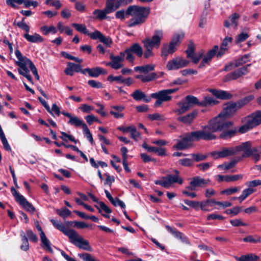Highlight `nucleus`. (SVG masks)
Masks as SVG:
<instances>
[{
	"label": "nucleus",
	"mask_w": 261,
	"mask_h": 261,
	"mask_svg": "<svg viewBox=\"0 0 261 261\" xmlns=\"http://www.w3.org/2000/svg\"><path fill=\"white\" fill-rule=\"evenodd\" d=\"M50 222L57 229L60 230L68 237L70 242L72 244L84 250L92 251V248L90 245L89 242L87 240H84L75 230L66 228L61 222L56 221L53 219L50 220Z\"/></svg>",
	"instance_id": "1"
},
{
	"label": "nucleus",
	"mask_w": 261,
	"mask_h": 261,
	"mask_svg": "<svg viewBox=\"0 0 261 261\" xmlns=\"http://www.w3.org/2000/svg\"><path fill=\"white\" fill-rule=\"evenodd\" d=\"M15 54L18 59V61H16L15 63L19 67L17 68L19 74L26 77L30 82L33 84V79L30 72L31 70L34 76L38 74L35 65L30 59L23 56L18 49L15 50Z\"/></svg>",
	"instance_id": "2"
},
{
	"label": "nucleus",
	"mask_w": 261,
	"mask_h": 261,
	"mask_svg": "<svg viewBox=\"0 0 261 261\" xmlns=\"http://www.w3.org/2000/svg\"><path fill=\"white\" fill-rule=\"evenodd\" d=\"M232 125V121L226 120L224 117L222 116V114H219L217 116L210 120L208 124L203 126V129L199 130V132H204V133L211 134L214 138L206 140H213L217 138L214 133L221 132L225 128H229Z\"/></svg>",
	"instance_id": "3"
},
{
	"label": "nucleus",
	"mask_w": 261,
	"mask_h": 261,
	"mask_svg": "<svg viewBox=\"0 0 261 261\" xmlns=\"http://www.w3.org/2000/svg\"><path fill=\"white\" fill-rule=\"evenodd\" d=\"M150 13L149 7L132 5L126 9V15L131 16L128 26L133 27L144 23Z\"/></svg>",
	"instance_id": "4"
},
{
	"label": "nucleus",
	"mask_w": 261,
	"mask_h": 261,
	"mask_svg": "<svg viewBox=\"0 0 261 261\" xmlns=\"http://www.w3.org/2000/svg\"><path fill=\"white\" fill-rule=\"evenodd\" d=\"M213 136L204 132L194 131L186 135L181 139L177 140V143L173 146V148L178 150H185L191 146L192 141L211 139L214 138Z\"/></svg>",
	"instance_id": "5"
},
{
	"label": "nucleus",
	"mask_w": 261,
	"mask_h": 261,
	"mask_svg": "<svg viewBox=\"0 0 261 261\" xmlns=\"http://www.w3.org/2000/svg\"><path fill=\"white\" fill-rule=\"evenodd\" d=\"M163 38V32L162 30H156L154 31L151 38H146L142 41L145 50L144 53V58L148 59L154 56L152 52L153 48H159L161 40Z\"/></svg>",
	"instance_id": "6"
},
{
	"label": "nucleus",
	"mask_w": 261,
	"mask_h": 261,
	"mask_svg": "<svg viewBox=\"0 0 261 261\" xmlns=\"http://www.w3.org/2000/svg\"><path fill=\"white\" fill-rule=\"evenodd\" d=\"M242 122H244V124L237 130L240 134L245 133L261 124V112H254L245 117Z\"/></svg>",
	"instance_id": "7"
},
{
	"label": "nucleus",
	"mask_w": 261,
	"mask_h": 261,
	"mask_svg": "<svg viewBox=\"0 0 261 261\" xmlns=\"http://www.w3.org/2000/svg\"><path fill=\"white\" fill-rule=\"evenodd\" d=\"M253 97L252 96H247L243 99L238 101L237 102H230L226 105L223 108V111L220 114H222L223 117L226 119V117H230L239 109L247 104L251 101Z\"/></svg>",
	"instance_id": "8"
},
{
	"label": "nucleus",
	"mask_w": 261,
	"mask_h": 261,
	"mask_svg": "<svg viewBox=\"0 0 261 261\" xmlns=\"http://www.w3.org/2000/svg\"><path fill=\"white\" fill-rule=\"evenodd\" d=\"M252 145L250 141H246L241 144V151H243L242 158L252 156L256 162L258 161L260 155L258 153L257 146L252 147Z\"/></svg>",
	"instance_id": "9"
},
{
	"label": "nucleus",
	"mask_w": 261,
	"mask_h": 261,
	"mask_svg": "<svg viewBox=\"0 0 261 261\" xmlns=\"http://www.w3.org/2000/svg\"><path fill=\"white\" fill-rule=\"evenodd\" d=\"M198 99L197 97L192 95H188L184 100L178 103L180 108L176 109L175 112L178 115H181L191 109L194 105H198Z\"/></svg>",
	"instance_id": "10"
},
{
	"label": "nucleus",
	"mask_w": 261,
	"mask_h": 261,
	"mask_svg": "<svg viewBox=\"0 0 261 261\" xmlns=\"http://www.w3.org/2000/svg\"><path fill=\"white\" fill-rule=\"evenodd\" d=\"M11 191L16 201L26 211L33 213L36 211L35 207L23 195L19 194L14 187L11 188Z\"/></svg>",
	"instance_id": "11"
},
{
	"label": "nucleus",
	"mask_w": 261,
	"mask_h": 261,
	"mask_svg": "<svg viewBox=\"0 0 261 261\" xmlns=\"http://www.w3.org/2000/svg\"><path fill=\"white\" fill-rule=\"evenodd\" d=\"M183 180L177 175L169 174L166 176L162 177L160 180H156L154 183L156 185H160L164 188H168L170 187L172 184L174 183H178L182 184Z\"/></svg>",
	"instance_id": "12"
},
{
	"label": "nucleus",
	"mask_w": 261,
	"mask_h": 261,
	"mask_svg": "<svg viewBox=\"0 0 261 261\" xmlns=\"http://www.w3.org/2000/svg\"><path fill=\"white\" fill-rule=\"evenodd\" d=\"M123 52L126 55V60L131 63H133L135 60L133 53L138 57H141L143 54L142 47L137 43H134Z\"/></svg>",
	"instance_id": "13"
},
{
	"label": "nucleus",
	"mask_w": 261,
	"mask_h": 261,
	"mask_svg": "<svg viewBox=\"0 0 261 261\" xmlns=\"http://www.w3.org/2000/svg\"><path fill=\"white\" fill-rule=\"evenodd\" d=\"M116 11L113 6V1L106 0V7L103 10L96 9L93 12V14L96 15V18L103 20L107 18V14L112 13Z\"/></svg>",
	"instance_id": "14"
},
{
	"label": "nucleus",
	"mask_w": 261,
	"mask_h": 261,
	"mask_svg": "<svg viewBox=\"0 0 261 261\" xmlns=\"http://www.w3.org/2000/svg\"><path fill=\"white\" fill-rule=\"evenodd\" d=\"M251 64H248L246 66H244L233 72L227 74L223 77V81L224 82H228L230 81L236 80L243 75L247 74L248 71L247 69L251 66Z\"/></svg>",
	"instance_id": "15"
},
{
	"label": "nucleus",
	"mask_w": 261,
	"mask_h": 261,
	"mask_svg": "<svg viewBox=\"0 0 261 261\" xmlns=\"http://www.w3.org/2000/svg\"><path fill=\"white\" fill-rule=\"evenodd\" d=\"M189 63V61L178 57L169 61L167 64L166 68L168 70H176L187 66Z\"/></svg>",
	"instance_id": "16"
},
{
	"label": "nucleus",
	"mask_w": 261,
	"mask_h": 261,
	"mask_svg": "<svg viewBox=\"0 0 261 261\" xmlns=\"http://www.w3.org/2000/svg\"><path fill=\"white\" fill-rule=\"evenodd\" d=\"M125 53L121 51L119 56H114L113 54H111L110 56V62L106 63V66H110L114 69L118 70L123 67V62L125 58Z\"/></svg>",
	"instance_id": "17"
},
{
	"label": "nucleus",
	"mask_w": 261,
	"mask_h": 261,
	"mask_svg": "<svg viewBox=\"0 0 261 261\" xmlns=\"http://www.w3.org/2000/svg\"><path fill=\"white\" fill-rule=\"evenodd\" d=\"M177 90V88L162 90L158 92L151 93L150 97L155 99H161L164 102L168 101L172 98V96L170 95Z\"/></svg>",
	"instance_id": "18"
},
{
	"label": "nucleus",
	"mask_w": 261,
	"mask_h": 261,
	"mask_svg": "<svg viewBox=\"0 0 261 261\" xmlns=\"http://www.w3.org/2000/svg\"><path fill=\"white\" fill-rule=\"evenodd\" d=\"M210 182V179H205L200 176L193 177L190 182V185L186 187L187 189L194 191L197 187L204 188Z\"/></svg>",
	"instance_id": "19"
},
{
	"label": "nucleus",
	"mask_w": 261,
	"mask_h": 261,
	"mask_svg": "<svg viewBox=\"0 0 261 261\" xmlns=\"http://www.w3.org/2000/svg\"><path fill=\"white\" fill-rule=\"evenodd\" d=\"M36 227L38 231H40V237L41 241V247L46 250L50 253L53 252V250L51 247L50 242L49 240L47 238L44 232L42 229L41 226L39 224L38 222L36 225Z\"/></svg>",
	"instance_id": "20"
},
{
	"label": "nucleus",
	"mask_w": 261,
	"mask_h": 261,
	"mask_svg": "<svg viewBox=\"0 0 261 261\" xmlns=\"http://www.w3.org/2000/svg\"><path fill=\"white\" fill-rule=\"evenodd\" d=\"M165 228L169 233L172 234L175 238L180 240L182 243L191 245L189 239L183 233L168 225L165 226Z\"/></svg>",
	"instance_id": "21"
},
{
	"label": "nucleus",
	"mask_w": 261,
	"mask_h": 261,
	"mask_svg": "<svg viewBox=\"0 0 261 261\" xmlns=\"http://www.w3.org/2000/svg\"><path fill=\"white\" fill-rule=\"evenodd\" d=\"M218 49V45H215L213 48L208 51L206 55L203 57L202 61L199 64L198 68H202L205 66L206 64L209 65L213 58L216 54Z\"/></svg>",
	"instance_id": "22"
},
{
	"label": "nucleus",
	"mask_w": 261,
	"mask_h": 261,
	"mask_svg": "<svg viewBox=\"0 0 261 261\" xmlns=\"http://www.w3.org/2000/svg\"><path fill=\"white\" fill-rule=\"evenodd\" d=\"M61 114L69 118L68 123L70 125H74L76 127L82 126L83 129L84 128L85 126H87L83 120L80 119L76 116H72L69 113L63 111L61 112Z\"/></svg>",
	"instance_id": "23"
},
{
	"label": "nucleus",
	"mask_w": 261,
	"mask_h": 261,
	"mask_svg": "<svg viewBox=\"0 0 261 261\" xmlns=\"http://www.w3.org/2000/svg\"><path fill=\"white\" fill-rule=\"evenodd\" d=\"M91 39L93 40L98 39L101 42L110 46V44L112 43V39L109 37L105 36L100 31L95 30L91 34Z\"/></svg>",
	"instance_id": "24"
},
{
	"label": "nucleus",
	"mask_w": 261,
	"mask_h": 261,
	"mask_svg": "<svg viewBox=\"0 0 261 261\" xmlns=\"http://www.w3.org/2000/svg\"><path fill=\"white\" fill-rule=\"evenodd\" d=\"M232 38L231 37H226L222 41L220 49H218L215 56L218 58H221L228 49V45L231 42Z\"/></svg>",
	"instance_id": "25"
},
{
	"label": "nucleus",
	"mask_w": 261,
	"mask_h": 261,
	"mask_svg": "<svg viewBox=\"0 0 261 261\" xmlns=\"http://www.w3.org/2000/svg\"><path fill=\"white\" fill-rule=\"evenodd\" d=\"M221 151L222 158L233 156L241 151V144L234 147H223Z\"/></svg>",
	"instance_id": "26"
},
{
	"label": "nucleus",
	"mask_w": 261,
	"mask_h": 261,
	"mask_svg": "<svg viewBox=\"0 0 261 261\" xmlns=\"http://www.w3.org/2000/svg\"><path fill=\"white\" fill-rule=\"evenodd\" d=\"M92 77H97L99 75H105L107 73V71L103 68L99 67H96L92 68H86V74Z\"/></svg>",
	"instance_id": "27"
},
{
	"label": "nucleus",
	"mask_w": 261,
	"mask_h": 261,
	"mask_svg": "<svg viewBox=\"0 0 261 261\" xmlns=\"http://www.w3.org/2000/svg\"><path fill=\"white\" fill-rule=\"evenodd\" d=\"M240 18V15L239 13H234L229 17V20H226L224 21V25L226 28H229L231 25L234 29H236L238 25V20Z\"/></svg>",
	"instance_id": "28"
},
{
	"label": "nucleus",
	"mask_w": 261,
	"mask_h": 261,
	"mask_svg": "<svg viewBox=\"0 0 261 261\" xmlns=\"http://www.w3.org/2000/svg\"><path fill=\"white\" fill-rule=\"evenodd\" d=\"M130 95L136 101L142 100L145 102H149L151 100L150 97L147 96L140 89L135 90Z\"/></svg>",
	"instance_id": "29"
},
{
	"label": "nucleus",
	"mask_w": 261,
	"mask_h": 261,
	"mask_svg": "<svg viewBox=\"0 0 261 261\" xmlns=\"http://www.w3.org/2000/svg\"><path fill=\"white\" fill-rule=\"evenodd\" d=\"M209 91L217 98L221 99H229L232 97V95L225 91L219 90L217 89H211Z\"/></svg>",
	"instance_id": "30"
},
{
	"label": "nucleus",
	"mask_w": 261,
	"mask_h": 261,
	"mask_svg": "<svg viewBox=\"0 0 261 261\" xmlns=\"http://www.w3.org/2000/svg\"><path fill=\"white\" fill-rule=\"evenodd\" d=\"M198 114V112L196 110L193 111L191 113H189L185 116L178 117L177 120L183 123L190 124L194 119L196 117Z\"/></svg>",
	"instance_id": "31"
},
{
	"label": "nucleus",
	"mask_w": 261,
	"mask_h": 261,
	"mask_svg": "<svg viewBox=\"0 0 261 261\" xmlns=\"http://www.w3.org/2000/svg\"><path fill=\"white\" fill-rule=\"evenodd\" d=\"M219 138L223 140H227L234 137L237 133V128L232 129L225 128L221 131Z\"/></svg>",
	"instance_id": "32"
},
{
	"label": "nucleus",
	"mask_w": 261,
	"mask_h": 261,
	"mask_svg": "<svg viewBox=\"0 0 261 261\" xmlns=\"http://www.w3.org/2000/svg\"><path fill=\"white\" fill-rule=\"evenodd\" d=\"M23 37L29 42L31 43L42 42L44 40L43 38L39 34L35 33L33 35L24 34Z\"/></svg>",
	"instance_id": "33"
},
{
	"label": "nucleus",
	"mask_w": 261,
	"mask_h": 261,
	"mask_svg": "<svg viewBox=\"0 0 261 261\" xmlns=\"http://www.w3.org/2000/svg\"><path fill=\"white\" fill-rule=\"evenodd\" d=\"M218 102L214 98L210 96H205L202 100L198 102V106L201 107L212 106Z\"/></svg>",
	"instance_id": "34"
},
{
	"label": "nucleus",
	"mask_w": 261,
	"mask_h": 261,
	"mask_svg": "<svg viewBox=\"0 0 261 261\" xmlns=\"http://www.w3.org/2000/svg\"><path fill=\"white\" fill-rule=\"evenodd\" d=\"M159 76L155 72H152L146 75H137L136 76V79L141 80L143 83L149 82L156 79Z\"/></svg>",
	"instance_id": "35"
},
{
	"label": "nucleus",
	"mask_w": 261,
	"mask_h": 261,
	"mask_svg": "<svg viewBox=\"0 0 261 261\" xmlns=\"http://www.w3.org/2000/svg\"><path fill=\"white\" fill-rule=\"evenodd\" d=\"M155 65L153 64H147L144 66H136L134 68L136 71H139L143 73H147L149 72L154 70Z\"/></svg>",
	"instance_id": "36"
},
{
	"label": "nucleus",
	"mask_w": 261,
	"mask_h": 261,
	"mask_svg": "<svg viewBox=\"0 0 261 261\" xmlns=\"http://www.w3.org/2000/svg\"><path fill=\"white\" fill-rule=\"evenodd\" d=\"M237 261H259V257L254 254H248L236 257Z\"/></svg>",
	"instance_id": "37"
},
{
	"label": "nucleus",
	"mask_w": 261,
	"mask_h": 261,
	"mask_svg": "<svg viewBox=\"0 0 261 261\" xmlns=\"http://www.w3.org/2000/svg\"><path fill=\"white\" fill-rule=\"evenodd\" d=\"M241 158L234 159L231 160L229 163H225L218 166V168H222L225 170H229L233 168L236 164L241 160Z\"/></svg>",
	"instance_id": "38"
},
{
	"label": "nucleus",
	"mask_w": 261,
	"mask_h": 261,
	"mask_svg": "<svg viewBox=\"0 0 261 261\" xmlns=\"http://www.w3.org/2000/svg\"><path fill=\"white\" fill-rule=\"evenodd\" d=\"M72 26L77 31L88 35L91 38V34H92V32L89 33L85 25L74 23L72 24Z\"/></svg>",
	"instance_id": "39"
},
{
	"label": "nucleus",
	"mask_w": 261,
	"mask_h": 261,
	"mask_svg": "<svg viewBox=\"0 0 261 261\" xmlns=\"http://www.w3.org/2000/svg\"><path fill=\"white\" fill-rule=\"evenodd\" d=\"M214 204H216V200L215 199H207L201 202V210L203 211L208 212L210 210L207 207L208 206H213Z\"/></svg>",
	"instance_id": "40"
},
{
	"label": "nucleus",
	"mask_w": 261,
	"mask_h": 261,
	"mask_svg": "<svg viewBox=\"0 0 261 261\" xmlns=\"http://www.w3.org/2000/svg\"><path fill=\"white\" fill-rule=\"evenodd\" d=\"M40 29L44 35H47L49 33H52L53 34H55L57 32L56 28L54 25H51L49 27L44 25L41 27Z\"/></svg>",
	"instance_id": "41"
},
{
	"label": "nucleus",
	"mask_w": 261,
	"mask_h": 261,
	"mask_svg": "<svg viewBox=\"0 0 261 261\" xmlns=\"http://www.w3.org/2000/svg\"><path fill=\"white\" fill-rule=\"evenodd\" d=\"M24 18H22L21 21L16 23L15 21L13 23L14 25H16L19 28L22 29L25 32V34H28L30 30V27L24 21Z\"/></svg>",
	"instance_id": "42"
},
{
	"label": "nucleus",
	"mask_w": 261,
	"mask_h": 261,
	"mask_svg": "<svg viewBox=\"0 0 261 261\" xmlns=\"http://www.w3.org/2000/svg\"><path fill=\"white\" fill-rule=\"evenodd\" d=\"M56 213L63 219H65L71 214V212L66 207H63L61 209H57Z\"/></svg>",
	"instance_id": "43"
},
{
	"label": "nucleus",
	"mask_w": 261,
	"mask_h": 261,
	"mask_svg": "<svg viewBox=\"0 0 261 261\" xmlns=\"http://www.w3.org/2000/svg\"><path fill=\"white\" fill-rule=\"evenodd\" d=\"M21 238V242L22 244L20 246V248L23 251H27L29 249V243L28 241V239L26 236L23 234V232H22V233L20 234Z\"/></svg>",
	"instance_id": "44"
},
{
	"label": "nucleus",
	"mask_w": 261,
	"mask_h": 261,
	"mask_svg": "<svg viewBox=\"0 0 261 261\" xmlns=\"http://www.w3.org/2000/svg\"><path fill=\"white\" fill-rule=\"evenodd\" d=\"M254 190L251 188H247L242 191V194L238 197V199L240 200V202L245 200L248 196L253 193Z\"/></svg>",
	"instance_id": "45"
},
{
	"label": "nucleus",
	"mask_w": 261,
	"mask_h": 261,
	"mask_svg": "<svg viewBox=\"0 0 261 261\" xmlns=\"http://www.w3.org/2000/svg\"><path fill=\"white\" fill-rule=\"evenodd\" d=\"M185 204L188 205L194 208L196 211L198 210L199 207L201 208V202L197 201H193L190 200L188 199H185L184 200Z\"/></svg>",
	"instance_id": "46"
},
{
	"label": "nucleus",
	"mask_w": 261,
	"mask_h": 261,
	"mask_svg": "<svg viewBox=\"0 0 261 261\" xmlns=\"http://www.w3.org/2000/svg\"><path fill=\"white\" fill-rule=\"evenodd\" d=\"M133 1V0H117L115 3L114 1H113V6L116 10L119 9L120 6L127 5L132 3Z\"/></svg>",
	"instance_id": "47"
},
{
	"label": "nucleus",
	"mask_w": 261,
	"mask_h": 261,
	"mask_svg": "<svg viewBox=\"0 0 261 261\" xmlns=\"http://www.w3.org/2000/svg\"><path fill=\"white\" fill-rule=\"evenodd\" d=\"M190 155L192 156L193 160L196 162L204 161L208 157L207 154H201L200 153H192Z\"/></svg>",
	"instance_id": "48"
},
{
	"label": "nucleus",
	"mask_w": 261,
	"mask_h": 261,
	"mask_svg": "<svg viewBox=\"0 0 261 261\" xmlns=\"http://www.w3.org/2000/svg\"><path fill=\"white\" fill-rule=\"evenodd\" d=\"M83 130V133L85 136L87 138V139L89 140V141L91 143L92 145L94 144V142L93 139L92 135L90 133L89 129L88 128L87 125L84 127Z\"/></svg>",
	"instance_id": "49"
},
{
	"label": "nucleus",
	"mask_w": 261,
	"mask_h": 261,
	"mask_svg": "<svg viewBox=\"0 0 261 261\" xmlns=\"http://www.w3.org/2000/svg\"><path fill=\"white\" fill-rule=\"evenodd\" d=\"M195 46L194 43L192 41H190L188 45V48L186 50V53L187 54L188 58L190 57V56H192V55L195 54Z\"/></svg>",
	"instance_id": "50"
},
{
	"label": "nucleus",
	"mask_w": 261,
	"mask_h": 261,
	"mask_svg": "<svg viewBox=\"0 0 261 261\" xmlns=\"http://www.w3.org/2000/svg\"><path fill=\"white\" fill-rule=\"evenodd\" d=\"M184 35L183 33L175 34L172 39L171 42L174 43L177 45H179L180 41L184 38Z\"/></svg>",
	"instance_id": "51"
},
{
	"label": "nucleus",
	"mask_w": 261,
	"mask_h": 261,
	"mask_svg": "<svg viewBox=\"0 0 261 261\" xmlns=\"http://www.w3.org/2000/svg\"><path fill=\"white\" fill-rule=\"evenodd\" d=\"M249 37V35L246 33H241L238 34L235 39L236 43L238 44L244 41Z\"/></svg>",
	"instance_id": "52"
},
{
	"label": "nucleus",
	"mask_w": 261,
	"mask_h": 261,
	"mask_svg": "<svg viewBox=\"0 0 261 261\" xmlns=\"http://www.w3.org/2000/svg\"><path fill=\"white\" fill-rule=\"evenodd\" d=\"M61 134H62V136H60V138L63 141L67 142L68 140H70L75 143H76V140L72 136L69 135L63 132H61Z\"/></svg>",
	"instance_id": "53"
},
{
	"label": "nucleus",
	"mask_w": 261,
	"mask_h": 261,
	"mask_svg": "<svg viewBox=\"0 0 261 261\" xmlns=\"http://www.w3.org/2000/svg\"><path fill=\"white\" fill-rule=\"evenodd\" d=\"M25 0H6V4L12 8L17 9L18 7L15 4V3L21 5L24 4Z\"/></svg>",
	"instance_id": "54"
},
{
	"label": "nucleus",
	"mask_w": 261,
	"mask_h": 261,
	"mask_svg": "<svg viewBox=\"0 0 261 261\" xmlns=\"http://www.w3.org/2000/svg\"><path fill=\"white\" fill-rule=\"evenodd\" d=\"M78 256L84 261H96L92 255L88 253H79Z\"/></svg>",
	"instance_id": "55"
},
{
	"label": "nucleus",
	"mask_w": 261,
	"mask_h": 261,
	"mask_svg": "<svg viewBox=\"0 0 261 261\" xmlns=\"http://www.w3.org/2000/svg\"><path fill=\"white\" fill-rule=\"evenodd\" d=\"M147 118L151 120H164L165 119V117L160 114L159 113H154L153 114H149L147 116Z\"/></svg>",
	"instance_id": "56"
},
{
	"label": "nucleus",
	"mask_w": 261,
	"mask_h": 261,
	"mask_svg": "<svg viewBox=\"0 0 261 261\" xmlns=\"http://www.w3.org/2000/svg\"><path fill=\"white\" fill-rule=\"evenodd\" d=\"M179 163L183 166L191 167L193 165V161L189 158L182 159L179 160Z\"/></svg>",
	"instance_id": "57"
},
{
	"label": "nucleus",
	"mask_w": 261,
	"mask_h": 261,
	"mask_svg": "<svg viewBox=\"0 0 261 261\" xmlns=\"http://www.w3.org/2000/svg\"><path fill=\"white\" fill-rule=\"evenodd\" d=\"M27 234L28 238H29L30 241L34 243H37L38 242V238L37 235L35 233H34L32 230L29 229L27 230Z\"/></svg>",
	"instance_id": "58"
},
{
	"label": "nucleus",
	"mask_w": 261,
	"mask_h": 261,
	"mask_svg": "<svg viewBox=\"0 0 261 261\" xmlns=\"http://www.w3.org/2000/svg\"><path fill=\"white\" fill-rule=\"evenodd\" d=\"M240 188L238 187L230 188L222 191L221 192V194H226L227 195H230L234 193H236L240 191Z\"/></svg>",
	"instance_id": "59"
},
{
	"label": "nucleus",
	"mask_w": 261,
	"mask_h": 261,
	"mask_svg": "<svg viewBox=\"0 0 261 261\" xmlns=\"http://www.w3.org/2000/svg\"><path fill=\"white\" fill-rule=\"evenodd\" d=\"M88 84L89 86H90L92 88H102L103 87L102 84L100 82L96 81L95 80H89L88 81Z\"/></svg>",
	"instance_id": "60"
},
{
	"label": "nucleus",
	"mask_w": 261,
	"mask_h": 261,
	"mask_svg": "<svg viewBox=\"0 0 261 261\" xmlns=\"http://www.w3.org/2000/svg\"><path fill=\"white\" fill-rule=\"evenodd\" d=\"M203 54L202 52H199L196 54H193V55H192V56H190L189 58L192 59V62L193 63L197 64L201 59V58L203 56Z\"/></svg>",
	"instance_id": "61"
},
{
	"label": "nucleus",
	"mask_w": 261,
	"mask_h": 261,
	"mask_svg": "<svg viewBox=\"0 0 261 261\" xmlns=\"http://www.w3.org/2000/svg\"><path fill=\"white\" fill-rule=\"evenodd\" d=\"M213 166L212 163H204L202 164H197L196 167L202 171L207 170L211 166Z\"/></svg>",
	"instance_id": "62"
},
{
	"label": "nucleus",
	"mask_w": 261,
	"mask_h": 261,
	"mask_svg": "<svg viewBox=\"0 0 261 261\" xmlns=\"http://www.w3.org/2000/svg\"><path fill=\"white\" fill-rule=\"evenodd\" d=\"M129 132L130 133V137L134 139L135 141H137L140 137V133L137 130L136 128L134 126H132Z\"/></svg>",
	"instance_id": "63"
},
{
	"label": "nucleus",
	"mask_w": 261,
	"mask_h": 261,
	"mask_svg": "<svg viewBox=\"0 0 261 261\" xmlns=\"http://www.w3.org/2000/svg\"><path fill=\"white\" fill-rule=\"evenodd\" d=\"M126 16H127L126 10L125 11L124 9L119 10L115 13V17L117 19L124 20Z\"/></svg>",
	"instance_id": "64"
}]
</instances>
